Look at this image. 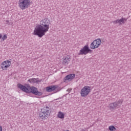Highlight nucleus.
Returning a JSON list of instances; mask_svg holds the SVG:
<instances>
[{"instance_id":"1a4fd4ad","label":"nucleus","mask_w":131,"mask_h":131,"mask_svg":"<svg viewBox=\"0 0 131 131\" xmlns=\"http://www.w3.org/2000/svg\"><path fill=\"white\" fill-rule=\"evenodd\" d=\"M10 66H11V61L10 60H5L1 64V67L3 70H7L8 68H10Z\"/></svg>"},{"instance_id":"a211bd4d","label":"nucleus","mask_w":131,"mask_h":131,"mask_svg":"<svg viewBox=\"0 0 131 131\" xmlns=\"http://www.w3.org/2000/svg\"><path fill=\"white\" fill-rule=\"evenodd\" d=\"M0 131H3V127L0 125Z\"/></svg>"},{"instance_id":"f257e3e1","label":"nucleus","mask_w":131,"mask_h":131,"mask_svg":"<svg viewBox=\"0 0 131 131\" xmlns=\"http://www.w3.org/2000/svg\"><path fill=\"white\" fill-rule=\"evenodd\" d=\"M51 23L48 18H42L40 21V25L35 28L33 32L34 35H37L38 37H41L45 35L46 32L50 29Z\"/></svg>"},{"instance_id":"f03ea898","label":"nucleus","mask_w":131,"mask_h":131,"mask_svg":"<svg viewBox=\"0 0 131 131\" xmlns=\"http://www.w3.org/2000/svg\"><path fill=\"white\" fill-rule=\"evenodd\" d=\"M17 86L18 89L21 90V91L25 92V93H27L28 94H30V93H32V94L35 95V96H41L42 95V93L37 91V88L35 87H31L28 85L26 86L20 83L17 84Z\"/></svg>"},{"instance_id":"f8f14e48","label":"nucleus","mask_w":131,"mask_h":131,"mask_svg":"<svg viewBox=\"0 0 131 131\" xmlns=\"http://www.w3.org/2000/svg\"><path fill=\"white\" fill-rule=\"evenodd\" d=\"M75 77V74H71L66 76L64 78V80H65L66 81L67 80H69V81H71V80H72V79H74Z\"/></svg>"},{"instance_id":"7ed1b4c3","label":"nucleus","mask_w":131,"mask_h":131,"mask_svg":"<svg viewBox=\"0 0 131 131\" xmlns=\"http://www.w3.org/2000/svg\"><path fill=\"white\" fill-rule=\"evenodd\" d=\"M51 115V112H50V108L48 106L43 107L41 109L40 113H39V117L42 119H47L49 118Z\"/></svg>"},{"instance_id":"39448f33","label":"nucleus","mask_w":131,"mask_h":131,"mask_svg":"<svg viewBox=\"0 0 131 131\" xmlns=\"http://www.w3.org/2000/svg\"><path fill=\"white\" fill-rule=\"evenodd\" d=\"M30 5V0H19L18 6L21 10L28 9Z\"/></svg>"},{"instance_id":"9b49d317","label":"nucleus","mask_w":131,"mask_h":131,"mask_svg":"<svg viewBox=\"0 0 131 131\" xmlns=\"http://www.w3.org/2000/svg\"><path fill=\"white\" fill-rule=\"evenodd\" d=\"M47 92H53L55 91V93L58 92V85L50 86L46 88Z\"/></svg>"},{"instance_id":"4468645a","label":"nucleus","mask_w":131,"mask_h":131,"mask_svg":"<svg viewBox=\"0 0 131 131\" xmlns=\"http://www.w3.org/2000/svg\"><path fill=\"white\" fill-rule=\"evenodd\" d=\"M28 81L30 83H38V82H40V80H38V78H31Z\"/></svg>"},{"instance_id":"423d86ee","label":"nucleus","mask_w":131,"mask_h":131,"mask_svg":"<svg viewBox=\"0 0 131 131\" xmlns=\"http://www.w3.org/2000/svg\"><path fill=\"white\" fill-rule=\"evenodd\" d=\"M90 93H91V87L90 86H85L81 90V97H86Z\"/></svg>"},{"instance_id":"0eeeda50","label":"nucleus","mask_w":131,"mask_h":131,"mask_svg":"<svg viewBox=\"0 0 131 131\" xmlns=\"http://www.w3.org/2000/svg\"><path fill=\"white\" fill-rule=\"evenodd\" d=\"M101 43H102V41L101 40V39H96L91 43L90 48L91 49H92L93 50H95V49H98L99 46H101Z\"/></svg>"},{"instance_id":"aec40b11","label":"nucleus","mask_w":131,"mask_h":131,"mask_svg":"<svg viewBox=\"0 0 131 131\" xmlns=\"http://www.w3.org/2000/svg\"><path fill=\"white\" fill-rule=\"evenodd\" d=\"M72 90L71 89H68L67 90V92H71Z\"/></svg>"},{"instance_id":"6ab92c4d","label":"nucleus","mask_w":131,"mask_h":131,"mask_svg":"<svg viewBox=\"0 0 131 131\" xmlns=\"http://www.w3.org/2000/svg\"><path fill=\"white\" fill-rule=\"evenodd\" d=\"M2 37H3V34H2L1 33H0V39H2Z\"/></svg>"},{"instance_id":"2eb2a0df","label":"nucleus","mask_w":131,"mask_h":131,"mask_svg":"<svg viewBox=\"0 0 131 131\" xmlns=\"http://www.w3.org/2000/svg\"><path fill=\"white\" fill-rule=\"evenodd\" d=\"M58 118H60L61 119L64 118V113H62L61 112H59L58 115H57Z\"/></svg>"},{"instance_id":"9d476101","label":"nucleus","mask_w":131,"mask_h":131,"mask_svg":"<svg viewBox=\"0 0 131 131\" xmlns=\"http://www.w3.org/2000/svg\"><path fill=\"white\" fill-rule=\"evenodd\" d=\"M126 22V18L121 17V19H118L113 21L114 24H119V25H122Z\"/></svg>"},{"instance_id":"ddd939ff","label":"nucleus","mask_w":131,"mask_h":131,"mask_svg":"<svg viewBox=\"0 0 131 131\" xmlns=\"http://www.w3.org/2000/svg\"><path fill=\"white\" fill-rule=\"evenodd\" d=\"M71 58L69 56L63 57V60L62 61V64L63 65H68V63L70 62Z\"/></svg>"},{"instance_id":"20e7f679","label":"nucleus","mask_w":131,"mask_h":131,"mask_svg":"<svg viewBox=\"0 0 131 131\" xmlns=\"http://www.w3.org/2000/svg\"><path fill=\"white\" fill-rule=\"evenodd\" d=\"M123 102V99H119L118 101H116L115 102L111 103L109 104L110 110H116L118 108H120Z\"/></svg>"},{"instance_id":"f3484780","label":"nucleus","mask_w":131,"mask_h":131,"mask_svg":"<svg viewBox=\"0 0 131 131\" xmlns=\"http://www.w3.org/2000/svg\"><path fill=\"white\" fill-rule=\"evenodd\" d=\"M2 41H5L7 38H8V36H7L6 34L4 35L3 37H2Z\"/></svg>"},{"instance_id":"6e6552de","label":"nucleus","mask_w":131,"mask_h":131,"mask_svg":"<svg viewBox=\"0 0 131 131\" xmlns=\"http://www.w3.org/2000/svg\"><path fill=\"white\" fill-rule=\"evenodd\" d=\"M90 52H92V50L89 48V46L88 45H86L81 50H80L78 55H86V54H89Z\"/></svg>"},{"instance_id":"412c9836","label":"nucleus","mask_w":131,"mask_h":131,"mask_svg":"<svg viewBox=\"0 0 131 131\" xmlns=\"http://www.w3.org/2000/svg\"><path fill=\"white\" fill-rule=\"evenodd\" d=\"M6 22H7V23H9V22H10V21H9V20H7Z\"/></svg>"},{"instance_id":"dca6fc26","label":"nucleus","mask_w":131,"mask_h":131,"mask_svg":"<svg viewBox=\"0 0 131 131\" xmlns=\"http://www.w3.org/2000/svg\"><path fill=\"white\" fill-rule=\"evenodd\" d=\"M108 129L110 131H115L116 130V128L113 125H111L108 127Z\"/></svg>"}]
</instances>
